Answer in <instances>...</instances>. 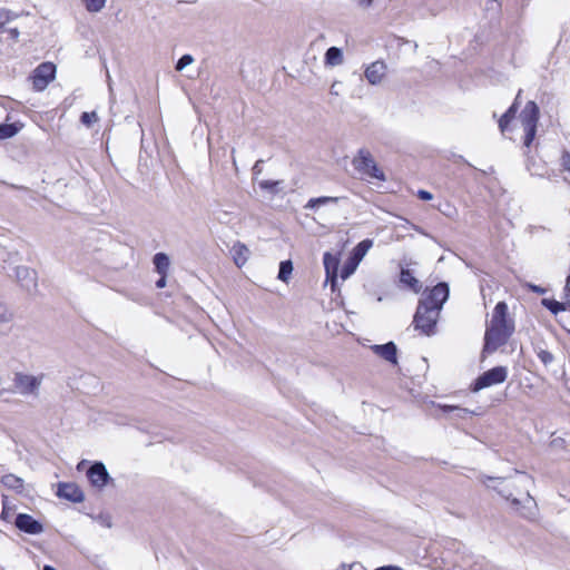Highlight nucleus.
<instances>
[{
    "label": "nucleus",
    "instance_id": "1",
    "mask_svg": "<svg viewBox=\"0 0 570 570\" xmlns=\"http://www.w3.org/2000/svg\"><path fill=\"white\" fill-rule=\"evenodd\" d=\"M489 481L497 482L495 485L488 484L504 500L510 501L513 510L522 518L534 520L538 514V505L534 498L530 494L529 487L533 483L531 475L515 471L509 478H487Z\"/></svg>",
    "mask_w": 570,
    "mask_h": 570
},
{
    "label": "nucleus",
    "instance_id": "2",
    "mask_svg": "<svg viewBox=\"0 0 570 570\" xmlns=\"http://www.w3.org/2000/svg\"><path fill=\"white\" fill-rule=\"evenodd\" d=\"M449 294L450 288L445 282H440L431 289L423 292L412 322L416 331L426 336L435 334L436 324Z\"/></svg>",
    "mask_w": 570,
    "mask_h": 570
},
{
    "label": "nucleus",
    "instance_id": "3",
    "mask_svg": "<svg viewBox=\"0 0 570 570\" xmlns=\"http://www.w3.org/2000/svg\"><path fill=\"white\" fill-rule=\"evenodd\" d=\"M514 332V322L508 317V305L499 302L484 334L483 351L492 353L507 344Z\"/></svg>",
    "mask_w": 570,
    "mask_h": 570
},
{
    "label": "nucleus",
    "instance_id": "4",
    "mask_svg": "<svg viewBox=\"0 0 570 570\" xmlns=\"http://www.w3.org/2000/svg\"><path fill=\"white\" fill-rule=\"evenodd\" d=\"M539 107L534 101H528L520 114V121L523 127L524 138L523 145L530 147L537 134L539 121Z\"/></svg>",
    "mask_w": 570,
    "mask_h": 570
},
{
    "label": "nucleus",
    "instance_id": "5",
    "mask_svg": "<svg viewBox=\"0 0 570 570\" xmlns=\"http://www.w3.org/2000/svg\"><path fill=\"white\" fill-rule=\"evenodd\" d=\"M354 169L362 176L374 178L377 180H385L384 173L377 167L371 153L366 149H360L353 161Z\"/></svg>",
    "mask_w": 570,
    "mask_h": 570
},
{
    "label": "nucleus",
    "instance_id": "6",
    "mask_svg": "<svg viewBox=\"0 0 570 570\" xmlns=\"http://www.w3.org/2000/svg\"><path fill=\"white\" fill-rule=\"evenodd\" d=\"M508 377V367L505 366H494L485 372H483L478 379L474 381L472 391L479 392L483 389L490 387L492 385L503 383Z\"/></svg>",
    "mask_w": 570,
    "mask_h": 570
},
{
    "label": "nucleus",
    "instance_id": "7",
    "mask_svg": "<svg viewBox=\"0 0 570 570\" xmlns=\"http://www.w3.org/2000/svg\"><path fill=\"white\" fill-rule=\"evenodd\" d=\"M43 380V374L38 376L26 374V373H16L13 379V384L17 391L21 395H35L37 396L39 393L40 385Z\"/></svg>",
    "mask_w": 570,
    "mask_h": 570
},
{
    "label": "nucleus",
    "instance_id": "8",
    "mask_svg": "<svg viewBox=\"0 0 570 570\" xmlns=\"http://www.w3.org/2000/svg\"><path fill=\"white\" fill-rule=\"evenodd\" d=\"M56 65L52 62L40 63L32 72V86L37 91H42L55 79Z\"/></svg>",
    "mask_w": 570,
    "mask_h": 570
},
{
    "label": "nucleus",
    "instance_id": "9",
    "mask_svg": "<svg viewBox=\"0 0 570 570\" xmlns=\"http://www.w3.org/2000/svg\"><path fill=\"white\" fill-rule=\"evenodd\" d=\"M87 478L92 487L104 488L110 480V475L102 462H94L87 470Z\"/></svg>",
    "mask_w": 570,
    "mask_h": 570
},
{
    "label": "nucleus",
    "instance_id": "10",
    "mask_svg": "<svg viewBox=\"0 0 570 570\" xmlns=\"http://www.w3.org/2000/svg\"><path fill=\"white\" fill-rule=\"evenodd\" d=\"M14 525L22 532L28 534H39L43 531V525L32 515L27 513H18Z\"/></svg>",
    "mask_w": 570,
    "mask_h": 570
},
{
    "label": "nucleus",
    "instance_id": "11",
    "mask_svg": "<svg viewBox=\"0 0 570 570\" xmlns=\"http://www.w3.org/2000/svg\"><path fill=\"white\" fill-rule=\"evenodd\" d=\"M57 495L73 503H80L85 500L82 490L76 483H59Z\"/></svg>",
    "mask_w": 570,
    "mask_h": 570
},
{
    "label": "nucleus",
    "instance_id": "12",
    "mask_svg": "<svg viewBox=\"0 0 570 570\" xmlns=\"http://www.w3.org/2000/svg\"><path fill=\"white\" fill-rule=\"evenodd\" d=\"M386 70V63L383 60H376L365 68L364 76L368 83L376 86L382 82Z\"/></svg>",
    "mask_w": 570,
    "mask_h": 570
},
{
    "label": "nucleus",
    "instance_id": "13",
    "mask_svg": "<svg viewBox=\"0 0 570 570\" xmlns=\"http://www.w3.org/2000/svg\"><path fill=\"white\" fill-rule=\"evenodd\" d=\"M371 350L383 360L392 364L397 363V347L394 342H387L381 345L375 344L371 346Z\"/></svg>",
    "mask_w": 570,
    "mask_h": 570
},
{
    "label": "nucleus",
    "instance_id": "14",
    "mask_svg": "<svg viewBox=\"0 0 570 570\" xmlns=\"http://www.w3.org/2000/svg\"><path fill=\"white\" fill-rule=\"evenodd\" d=\"M16 277L28 292L37 287L36 272L26 266L16 267Z\"/></svg>",
    "mask_w": 570,
    "mask_h": 570
},
{
    "label": "nucleus",
    "instance_id": "15",
    "mask_svg": "<svg viewBox=\"0 0 570 570\" xmlns=\"http://www.w3.org/2000/svg\"><path fill=\"white\" fill-rule=\"evenodd\" d=\"M400 283L414 293H420L422 289L421 282L414 277L413 273L409 268L401 267Z\"/></svg>",
    "mask_w": 570,
    "mask_h": 570
},
{
    "label": "nucleus",
    "instance_id": "16",
    "mask_svg": "<svg viewBox=\"0 0 570 570\" xmlns=\"http://www.w3.org/2000/svg\"><path fill=\"white\" fill-rule=\"evenodd\" d=\"M0 482L4 488L12 490L16 493H23L24 481L13 473L2 475Z\"/></svg>",
    "mask_w": 570,
    "mask_h": 570
},
{
    "label": "nucleus",
    "instance_id": "17",
    "mask_svg": "<svg viewBox=\"0 0 570 570\" xmlns=\"http://www.w3.org/2000/svg\"><path fill=\"white\" fill-rule=\"evenodd\" d=\"M520 95H521V90H519L514 102L509 107V109L499 119V128H500L501 132H504L508 129L511 120L515 117V114L518 111V99H519Z\"/></svg>",
    "mask_w": 570,
    "mask_h": 570
},
{
    "label": "nucleus",
    "instance_id": "18",
    "mask_svg": "<svg viewBox=\"0 0 570 570\" xmlns=\"http://www.w3.org/2000/svg\"><path fill=\"white\" fill-rule=\"evenodd\" d=\"M323 264H324L327 277L332 276L333 283H334L335 278H336L338 265H340L338 258L335 255L326 252L323 256Z\"/></svg>",
    "mask_w": 570,
    "mask_h": 570
},
{
    "label": "nucleus",
    "instance_id": "19",
    "mask_svg": "<svg viewBox=\"0 0 570 570\" xmlns=\"http://www.w3.org/2000/svg\"><path fill=\"white\" fill-rule=\"evenodd\" d=\"M373 246V240L370 238L363 239L352 250L350 258L360 264L366 253Z\"/></svg>",
    "mask_w": 570,
    "mask_h": 570
},
{
    "label": "nucleus",
    "instance_id": "20",
    "mask_svg": "<svg viewBox=\"0 0 570 570\" xmlns=\"http://www.w3.org/2000/svg\"><path fill=\"white\" fill-rule=\"evenodd\" d=\"M324 62L326 66H340L343 63V52L337 47H330L324 57Z\"/></svg>",
    "mask_w": 570,
    "mask_h": 570
},
{
    "label": "nucleus",
    "instance_id": "21",
    "mask_svg": "<svg viewBox=\"0 0 570 570\" xmlns=\"http://www.w3.org/2000/svg\"><path fill=\"white\" fill-rule=\"evenodd\" d=\"M248 253V248L242 243H236L232 247L233 258L238 267H242L247 262Z\"/></svg>",
    "mask_w": 570,
    "mask_h": 570
},
{
    "label": "nucleus",
    "instance_id": "22",
    "mask_svg": "<svg viewBox=\"0 0 570 570\" xmlns=\"http://www.w3.org/2000/svg\"><path fill=\"white\" fill-rule=\"evenodd\" d=\"M340 197L332 196H321L316 198H311L304 206L305 209H316L320 206H324L327 204H337L340 202Z\"/></svg>",
    "mask_w": 570,
    "mask_h": 570
},
{
    "label": "nucleus",
    "instance_id": "23",
    "mask_svg": "<svg viewBox=\"0 0 570 570\" xmlns=\"http://www.w3.org/2000/svg\"><path fill=\"white\" fill-rule=\"evenodd\" d=\"M154 265L158 274H166L169 268V257L165 253H157L154 256Z\"/></svg>",
    "mask_w": 570,
    "mask_h": 570
},
{
    "label": "nucleus",
    "instance_id": "24",
    "mask_svg": "<svg viewBox=\"0 0 570 570\" xmlns=\"http://www.w3.org/2000/svg\"><path fill=\"white\" fill-rule=\"evenodd\" d=\"M20 129H21V126H19L16 122L0 124V140L8 139V138L16 136Z\"/></svg>",
    "mask_w": 570,
    "mask_h": 570
},
{
    "label": "nucleus",
    "instance_id": "25",
    "mask_svg": "<svg viewBox=\"0 0 570 570\" xmlns=\"http://www.w3.org/2000/svg\"><path fill=\"white\" fill-rule=\"evenodd\" d=\"M541 304L549 309L553 315H557L558 313L566 309V305L561 302H558L556 299L550 298H543L541 301Z\"/></svg>",
    "mask_w": 570,
    "mask_h": 570
},
{
    "label": "nucleus",
    "instance_id": "26",
    "mask_svg": "<svg viewBox=\"0 0 570 570\" xmlns=\"http://www.w3.org/2000/svg\"><path fill=\"white\" fill-rule=\"evenodd\" d=\"M292 272H293V263L289 259L283 261L279 264V271H278L277 278L281 279L282 282H287L289 276L292 275Z\"/></svg>",
    "mask_w": 570,
    "mask_h": 570
},
{
    "label": "nucleus",
    "instance_id": "27",
    "mask_svg": "<svg viewBox=\"0 0 570 570\" xmlns=\"http://www.w3.org/2000/svg\"><path fill=\"white\" fill-rule=\"evenodd\" d=\"M358 263L353 261L352 258H348V261L343 265L341 269V278L347 279L356 269Z\"/></svg>",
    "mask_w": 570,
    "mask_h": 570
},
{
    "label": "nucleus",
    "instance_id": "28",
    "mask_svg": "<svg viewBox=\"0 0 570 570\" xmlns=\"http://www.w3.org/2000/svg\"><path fill=\"white\" fill-rule=\"evenodd\" d=\"M107 0H85L86 9L89 12H99L106 6Z\"/></svg>",
    "mask_w": 570,
    "mask_h": 570
},
{
    "label": "nucleus",
    "instance_id": "29",
    "mask_svg": "<svg viewBox=\"0 0 570 570\" xmlns=\"http://www.w3.org/2000/svg\"><path fill=\"white\" fill-rule=\"evenodd\" d=\"M98 115L96 111H85L80 116V121L86 127H90L94 122L98 121Z\"/></svg>",
    "mask_w": 570,
    "mask_h": 570
},
{
    "label": "nucleus",
    "instance_id": "30",
    "mask_svg": "<svg viewBox=\"0 0 570 570\" xmlns=\"http://www.w3.org/2000/svg\"><path fill=\"white\" fill-rule=\"evenodd\" d=\"M13 320V313L0 301V323H9Z\"/></svg>",
    "mask_w": 570,
    "mask_h": 570
},
{
    "label": "nucleus",
    "instance_id": "31",
    "mask_svg": "<svg viewBox=\"0 0 570 570\" xmlns=\"http://www.w3.org/2000/svg\"><path fill=\"white\" fill-rule=\"evenodd\" d=\"M193 61H194V58H193V56H191V55H188V53L183 55V56L178 59V61L176 62V67H175V69H176L177 71H181V70H184L187 66L191 65V63H193Z\"/></svg>",
    "mask_w": 570,
    "mask_h": 570
},
{
    "label": "nucleus",
    "instance_id": "32",
    "mask_svg": "<svg viewBox=\"0 0 570 570\" xmlns=\"http://www.w3.org/2000/svg\"><path fill=\"white\" fill-rule=\"evenodd\" d=\"M537 356L546 366L550 365L554 360V356L551 352L542 348L537 351Z\"/></svg>",
    "mask_w": 570,
    "mask_h": 570
},
{
    "label": "nucleus",
    "instance_id": "33",
    "mask_svg": "<svg viewBox=\"0 0 570 570\" xmlns=\"http://www.w3.org/2000/svg\"><path fill=\"white\" fill-rule=\"evenodd\" d=\"M18 14L13 13L11 10L9 9H0V29L6 24L8 23L9 21H11L12 19L17 18Z\"/></svg>",
    "mask_w": 570,
    "mask_h": 570
},
{
    "label": "nucleus",
    "instance_id": "34",
    "mask_svg": "<svg viewBox=\"0 0 570 570\" xmlns=\"http://www.w3.org/2000/svg\"><path fill=\"white\" fill-rule=\"evenodd\" d=\"M279 184V180H262L259 181V187L271 193H277V187Z\"/></svg>",
    "mask_w": 570,
    "mask_h": 570
},
{
    "label": "nucleus",
    "instance_id": "35",
    "mask_svg": "<svg viewBox=\"0 0 570 570\" xmlns=\"http://www.w3.org/2000/svg\"><path fill=\"white\" fill-rule=\"evenodd\" d=\"M18 254L17 253H10L8 252L4 247H2L0 245V263L3 262H8V261H11V262H14V257H17Z\"/></svg>",
    "mask_w": 570,
    "mask_h": 570
},
{
    "label": "nucleus",
    "instance_id": "36",
    "mask_svg": "<svg viewBox=\"0 0 570 570\" xmlns=\"http://www.w3.org/2000/svg\"><path fill=\"white\" fill-rule=\"evenodd\" d=\"M440 409L445 412V413H449V412H454V411H458V412H462V413H466L468 411L465 409H462L458 405H440Z\"/></svg>",
    "mask_w": 570,
    "mask_h": 570
},
{
    "label": "nucleus",
    "instance_id": "37",
    "mask_svg": "<svg viewBox=\"0 0 570 570\" xmlns=\"http://www.w3.org/2000/svg\"><path fill=\"white\" fill-rule=\"evenodd\" d=\"M562 166L566 170L570 171V154L564 153L561 158Z\"/></svg>",
    "mask_w": 570,
    "mask_h": 570
},
{
    "label": "nucleus",
    "instance_id": "38",
    "mask_svg": "<svg viewBox=\"0 0 570 570\" xmlns=\"http://www.w3.org/2000/svg\"><path fill=\"white\" fill-rule=\"evenodd\" d=\"M417 196H419V198H420V199H422V200H431V199H432V197H433V196H432V194H431L430 191L424 190V189H420V190L417 191Z\"/></svg>",
    "mask_w": 570,
    "mask_h": 570
},
{
    "label": "nucleus",
    "instance_id": "39",
    "mask_svg": "<svg viewBox=\"0 0 570 570\" xmlns=\"http://www.w3.org/2000/svg\"><path fill=\"white\" fill-rule=\"evenodd\" d=\"M564 296L568 299L569 305H570V274L568 275L567 281H566Z\"/></svg>",
    "mask_w": 570,
    "mask_h": 570
},
{
    "label": "nucleus",
    "instance_id": "40",
    "mask_svg": "<svg viewBox=\"0 0 570 570\" xmlns=\"http://www.w3.org/2000/svg\"><path fill=\"white\" fill-rule=\"evenodd\" d=\"M262 164H263V160H257L255 163V165L253 166L254 175H259L262 173Z\"/></svg>",
    "mask_w": 570,
    "mask_h": 570
},
{
    "label": "nucleus",
    "instance_id": "41",
    "mask_svg": "<svg viewBox=\"0 0 570 570\" xmlns=\"http://www.w3.org/2000/svg\"><path fill=\"white\" fill-rule=\"evenodd\" d=\"M160 278L156 282L157 288H163L166 286V274H160Z\"/></svg>",
    "mask_w": 570,
    "mask_h": 570
},
{
    "label": "nucleus",
    "instance_id": "42",
    "mask_svg": "<svg viewBox=\"0 0 570 570\" xmlns=\"http://www.w3.org/2000/svg\"><path fill=\"white\" fill-rule=\"evenodd\" d=\"M530 289L538 294H543L546 292L544 288L538 286V285H529Z\"/></svg>",
    "mask_w": 570,
    "mask_h": 570
},
{
    "label": "nucleus",
    "instance_id": "43",
    "mask_svg": "<svg viewBox=\"0 0 570 570\" xmlns=\"http://www.w3.org/2000/svg\"><path fill=\"white\" fill-rule=\"evenodd\" d=\"M0 518L2 520H7L9 518V508H7L6 504H3Z\"/></svg>",
    "mask_w": 570,
    "mask_h": 570
},
{
    "label": "nucleus",
    "instance_id": "44",
    "mask_svg": "<svg viewBox=\"0 0 570 570\" xmlns=\"http://www.w3.org/2000/svg\"><path fill=\"white\" fill-rule=\"evenodd\" d=\"M375 570H402V569L396 566H383V567L376 568Z\"/></svg>",
    "mask_w": 570,
    "mask_h": 570
},
{
    "label": "nucleus",
    "instance_id": "45",
    "mask_svg": "<svg viewBox=\"0 0 570 570\" xmlns=\"http://www.w3.org/2000/svg\"><path fill=\"white\" fill-rule=\"evenodd\" d=\"M10 35L12 38L17 39L19 37V31L18 29L13 28L10 30Z\"/></svg>",
    "mask_w": 570,
    "mask_h": 570
},
{
    "label": "nucleus",
    "instance_id": "46",
    "mask_svg": "<svg viewBox=\"0 0 570 570\" xmlns=\"http://www.w3.org/2000/svg\"><path fill=\"white\" fill-rule=\"evenodd\" d=\"M86 464H87V461H85V460L79 462L78 465H77V470L81 471Z\"/></svg>",
    "mask_w": 570,
    "mask_h": 570
},
{
    "label": "nucleus",
    "instance_id": "47",
    "mask_svg": "<svg viewBox=\"0 0 570 570\" xmlns=\"http://www.w3.org/2000/svg\"><path fill=\"white\" fill-rule=\"evenodd\" d=\"M43 570H56V569L53 567H51V566H45Z\"/></svg>",
    "mask_w": 570,
    "mask_h": 570
}]
</instances>
